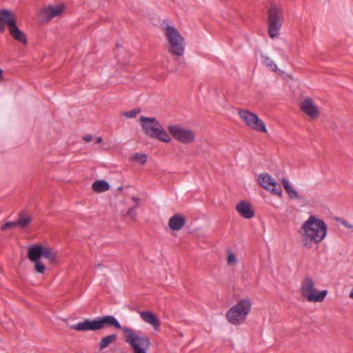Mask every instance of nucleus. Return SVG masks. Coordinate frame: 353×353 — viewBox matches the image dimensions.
<instances>
[{"label": "nucleus", "instance_id": "1", "mask_svg": "<svg viewBox=\"0 0 353 353\" xmlns=\"http://www.w3.org/2000/svg\"><path fill=\"white\" fill-rule=\"evenodd\" d=\"M303 247L310 249L313 244L323 241L327 233V226L325 221L311 215L302 224L299 231Z\"/></svg>", "mask_w": 353, "mask_h": 353}, {"label": "nucleus", "instance_id": "2", "mask_svg": "<svg viewBox=\"0 0 353 353\" xmlns=\"http://www.w3.org/2000/svg\"><path fill=\"white\" fill-rule=\"evenodd\" d=\"M105 326L114 327L121 330L123 332V328H126L125 326H121L117 319L112 315L103 316L93 320L85 319L83 321L72 325L71 328L79 332L88 330L94 331L101 330Z\"/></svg>", "mask_w": 353, "mask_h": 353}, {"label": "nucleus", "instance_id": "3", "mask_svg": "<svg viewBox=\"0 0 353 353\" xmlns=\"http://www.w3.org/2000/svg\"><path fill=\"white\" fill-rule=\"evenodd\" d=\"M161 27L168 43L169 52L176 56H182L185 46L184 38L178 30L165 21L162 23Z\"/></svg>", "mask_w": 353, "mask_h": 353}, {"label": "nucleus", "instance_id": "4", "mask_svg": "<svg viewBox=\"0 0 353 353\" xmlns=\"http://www.w3.org/2000/svg\"><path fill=\"white\" fill-rule=\"evenodd\" d=\"M123 333L125 341L132 348L133 353H147L150 341L145 334L128 327L123 328Z\"/></svg>", "mask_w": 353, "mask_h": 353}, {"label": "nucleus", "instance_id": "5", "mask_svg": "<svg viewBox=\"0 0 353 353\" xmlns=\"http://www.w3.org/2000/svg\"><path fill=\"white\" fill-rule=\"evenodd\" d=\"M251 309L250 300L243 299L229 309L225 314L226 319L234 325H241L245 321Z\"/></svg>", "mask_w": 353, "mask_h": 353}, {"label": "nucleus", "instance_id": "6", "mask_svg": "<svg viewBox=\"0 0 353 353\" xmlns=\"http://www.w3.org/2000/svg\"><path fill=\"white\" fill-rule=\"evenodd\" d=\"M140 121L144 132L150 137L165 143L171 141L170 135L155 118L142 116L140 118Z\"/></svg>", "mask_w": 353, "mask_h": 353}, {"label": "nucleus", "instance_id": "7", "mask_svg": "<svg viewBox=\"0 0 353 353\" xmlns=\"http://www.w3.org/2000/svg\"><path fill=\"white\" fill-rule=\"evenodd\" d=\"M300 292L301 296L307 301L312 303L322 302L327 294V291H318L315 288L314 280L309 277H305L300 285Z\"/></svg>", "mask_w": 353, "mask_h": 353}, {"label": "nucleus", "instance_id": "8", "mask_svg": "<svg viewBox=\"0 0 353 353\" xmlns=\"http://www.w3.org/2000/svg\"><path fill=\"white\" fill-rule=\"evenodd\" d=\"M283 21L282 10L275 6H272L268 12V24L270 37L278 36Z\"/></svg>", "mask_w": 353, "mask_h": 353}, {"label": "nucleus", "instance_id": "9", "mask_svg": "<svg viewBox=\"0 0 353 353\" xmlns=\"http://www.w3.org/2000/svg\"><path fill=\"white\" fill-rule=\"evenodd\" d=\"M238 113L241 119L250 129L257 132H267L264 122L255 113L247 110H239Z\"/></svg>", "mask_w": 353, "mask_h": 353}, {"label": "nucleus", "instance_id": "10", "mask_svg": "<svg viewBox=\"0 0 353 353\" xmlns=\"http://www.w3.org/2000/svg\"><path fill=\"white\" fill-rule=\"evenodd\" d=\"M65 9L66 6L63 3L49 4L39 12V18L42 23H47L55 17H61Z\"/></svg>", "mask_w": 353, "mask_h": 353}, {"label": "nucleus", "instance_id": "11", "mask_svg": "<svg viewBox=\"0 0 353 353\" xmlns=\"http://www.w3.org/2000/svg\"><path fill=\"white\" fill-rule=\"evenodd\" d=\"M168 129L169 133L182 143L188 144L195 139L194 132L190 129L184 128L178 125H169Z\"/></svg>", "mask_w": 353, "mask_h": 353}, {"label": "nucleus", "instance_id": "12", "mask_svg": "<svg viewBox=\"0 0 353 353\" xmlns=\"http://www.w3.org/2000/svg\"><path fill=\"white\" fill-rule=\"evenodd\" d=\"M258 181L261 186L265 190L270 191L273 194L282 196L281 186L270 174L267 173L259 174Z\"/></svg>", "mask_w": 353, "mask_h": 353}, {"label": "nucleus", "instance_id": "13", "mask_svg": "<svg viewBox=\"0 0 353 353\" xmlns=\"http://www.w3.org/2000/svg\"><path fill=\"white\" fill-rule=\"evenodd\" d=\"M16 23V20L12 12L6 9L0 10V32H3L7 26L10 29Z\"/></svg>", "mask_w": 353, "mask_h": 353}, {"label": "nucleus", "instance_id": "14", "mask_svg": "<svg viewBox=\"0 0 353 353\" xmlns=\"http://www.w3.org/2000/svg\"><path fill=\"white\" fill-rule=\"evenodd\" d=\"M301 110L310 118L314 119L319 115V110L314 101L310 99H305L300 104Z\"/></svg>", "mask_w": 353, "mask_h": 353}, {"label": "nucleus", "instance_id": "15", "mask_svg": "<svg viewBox=\"0 0 353 353\" xmlns=\"http://www.w3.org/2000/svg\"><path fill=\"white\" fill-rule=\"evenodd\" d=\"M141 319L146 323L152 325L154 330H160V321L157 316L152 312L141 311L139 312Z\"/></svg>", "mask_w": 353, "mask_h": 353}, {"label": "nucleus", "instance_id": "16", "mask_svg": "<svg viewBox=\"0 0 353 353\" xmlns=\"http://www.w3.org/2000/svg\"><path fill=\"white\" fill-rule=\"evenodd\" d=\"M236 211L245 219H250L254 215L250 203L244 201H240L236 206Z\"/></svg>", "mask_w": 353, "mask_h": 353}, {"label": "nucleus", "instance_id": "17", "mask_svg": "<svg viewBox=\"0 0 353 353\" xmlns=\"http://www.w3.org/2000/svg\"><path fill=\"white\" fill-rule=\"evenodd\" d=\"M43 248L41 245H33L29 249L28 252V259L32 261H39L40 258L43 256Z\"/></svg>", "mask_w": 353, "mask_h": 353}, {"label": "nucleus", "instance_id": "18", "mask_svg": "<svg viewBox=\"0 0 353 353\" xmlns=\"http://www.w3.org/2000/svg\"><path fill=\"white\" fill-rule=\"evenodd\" d=\"M185 224V219L179 215H174L169 219V227L173 230H181Z\"/></svg>", "mask_w": 353, "mask_h": 353}, {"label": "nucleus", "instance_id": "19", "mask_svg": "<svg viewBox=\"0 0 353 353\" xmlns=\"http://www.w3.org/2000/svg\"><path fill=\"white\" fill-rule=\"evenodd\" d=\"M9 31L10 35L17 41L23 43H26L27 42L25 34L18 28L16 23L12 25V26L9 29Z\"/></svg>", "mask_w": 353, "mask_h": 353}, {"label": "nucleus", "instance_id": "20", "mask_svg": "<svg viewBox=\"0 0 353 353\" xmlns=\"http://www.w3.org/2000/svg\"><path fill=\"white\" fill-rule=\"evenodd\" d=\"M281 182H282V184H283L285 191L288 194V196L290 199H300V196H299L298 192L293 187L291 186V185L288 179H283L281 180Z\"/></svg>", "mask_w": 353, "mask_h": 353}, {"label": "nucleus", "instance_id": "21", "mask_svg": "<svg viewBox=\"0 0 353 353\" xmlns=\"http://www.w3.org/2000/svg\"><path fill=\"white\" fill-rule=\"evenodd\" d=\"M117 335L116 334H110L101 339L99 343L100 350H104L108 347L112 343L117 340Z\"/></svg>", "mask_w": 353, "mask_h": 353}, {"label": "nucleus", "instance_id": "22", "mask_svg": "<svg viewBox=\"0 0 353 353\" xmlns=\"http://www.w3.org/2000/svg\"><path fill=\"white\" fill-rule=\"evenodd\" d=\"M110 185L108 183L104 180H97L92 184V189L96 192H102L108 190Z\"/></svg>", "mask_w": 353, "mask_h": 353}, {"label": "nucleus", "instance_id": "23", "mask_svg": "<svg viewBox=\"0 0 353 353\" xmlns=\"http://www.w3.org/2000/svg\"><path fill=\"white\" fill-rule=\"evenodd\" d=\"M261 62L270 70L276 72L278 71V67L274 61L268 56L265 54L261 55Z\"/></svg>", "mask_w": 353, "mask_h": 353}, {"label": "nucleus", "instance_id": "24", "mask_svg": "<svg viewBox=\"0 0 353 353\" xmlns=\"http://www.w3.org/2000/svg\"><path fill=\"white\" fill-rule=\"evenodd\" d=\"M31 221V216L26 214L23 212H21L19 215V219L17 221L18 226L21 228H26Z\"/></svg>", "mask_w": 353, "mask_h": 353}, {"label": "nucleus", "instance_id": "25", "mask_svg": "<svg viewBox=\"0 0 353 353\" xmlns=\"http://www.w3.org/2000/svg\"><path fill=\"white\" fill-rule=\"evenodd\" d=\"M43 256L49 260L51 263H56L57 261L56 253L54 252L50 248H43Z\"/></svg>", "mask_w": 353, "mask_h": 353}, {"label": "nucleus", "instance_id": "26", "mask_svg": "<svg viewBox=\"0 0 353 353\" xmlns=\"http://www.w3.org/2000/svg\"><path fill=\"white\" fill-rule=\"evenodd\" d=\"M130 160L143 165L147 162L148 156L144 153H135L130 157Z\"/></svg>", "mask_w": 353, "mask_h": 353}, {"label": "nucleus", "instance_id": "27", "mask_svg": "<svg viewBox=\"0 0 353 353\" xmlns=\"http://www.w3.org/2000/svg\"><path fill=\"white\" fill-rule=\"evenodd\" d=\"M238 259L236 256V255L231 251L228 250V259H227V263L228 265H234L237 264Z\"/></svg>", "mask_w": 353, "mask_h": 353}, {"label": "nucleus", "instance_id": "28", "mask_svg": "<svg viewBox=\"0 0 353 353\" xmlns=\"http://www.w3.org/2000/svg\"><path fill=\"white\" fill-rule=\"evenodd\" d=\"M35 263V271L37 273L43 274L46 270L45 265H43L40 261L34 262Z\"/></svg>", "mask_w": 353, "mask_h": 353}, {"label": "nucleus", "instance_id": "29", "mask_svg": "<svg viewBox=\"0 0 353 353\" xmlns=\"http://www.w3.org/2000/svg\"><path fill=\"white\" fill-rule=\"evenodd\" d=\"M15 226H18L17 223V221H8V222H6L4 224H3L1 227V229L2 230H6L10 228L15 227Z\"/></svg>", "mask_w": 353, "mask_h": 353}, {"label": "nucleus", "instance_id": "30", "mask_svg": "<svg viewBox=\"0 0 353 353\" xmlns=\"http://www.w3.org/2000/svg\"><path fill=\"white\" fill-rule=\"evenodd\" d=\"M137 206L130 208L127 212V216L131 217L132 219H134L137 216Z\"/></svg>", "mask_w": 353, "mask_h": 353}, {"label": "nucleus", "instance_id": "31", "mask_svg": "<svg viewBox=\"0 0 353 353\" xmlns=\"http://www.w3.org/2000/svg\"><path fill=\"white\" fill-rule=\"evenodd\" d=\"M139 112L138 110H132L130 111L123 112V115L127 118H134Z\"/></svg>", "mask_w": 353, "mask_h": 353}, {"label": "nucleus", "instance_id": "32", "mask_svg": "<svg viewBox=\"0 0 353 353\" xmlns=\"http://www.w3.org/2000/svg\"><path fill=\"white\" fill-rule=\"evenodd\" d=\"M83 139L85 142H90L92 139V137L91 135H85V136L83 137Z\"/></svg>", "mask_w": 353, "mask_h": 353}, {"label": "nucleus", "instance_id": "33", "mask_svg": "<svg viewBox=\"0 0 353 353\" xmlns=\"http://www.w3.org/2000/svg\"><path fill=\"white\" fill-rule=\"evenodd\" d=\"M132 199L135 203V204H136L135 206H138L139 199L138 197H136V196H132Z\"/></svg>", "mask_w": 353, "mask_h": 353}, {"label": "nucleus", "instance_id": "34", "mask_svg": "<svg viewBox=\"0 0 353 353\" xmlns=\"http://www.w3.org/2000/svg\"><path fill=\"white\" fill-rule=\"evenodd\" d=\"M3 70L1 68H0V82L2 81L3 77Z\"/></svg>", "mask_w": 353, "mask_h": 353}, {"label": "nucleus", "instance_id": "35", "mask_svg": "<svg viewBox=\"0 0 353 353\" xmlns=\"http://www.w3.org/2000/svg\"><path fill=\"white\" fill-rule=\"evenodd\" d=\"M344 225L348 228H353V225H351L347 223H344Z\"/></svg>", "mask_w": 353, "mask_h": 353}, {"label": "nucleus", "instance_id": "36", "mask_svg": "<svg viewBox=\"0 0 353 353\" xmlns=\"http://www.w3.org/2000/svg\"><path fill=\"white\" fill-rule=\"evenodd\" d=\"M101 141H102V138H101V137H97V143H101Z\"/></svg>", "mask_w": 353, "mask_h": 353}, {"label": "nucleus", "instance_id": "37", "mask_svg": "<svg viewBox=\"0 0 353 353\" xmlns=\"http://www.w3.org/2000/svg\"><path fill=\"white\" fill-rule=\"evenodd\" d=\"M350 298L353 299V287L349 295Z\"/></svg>", "mask_w": 353, "mask_h": 353}]
</instances>
